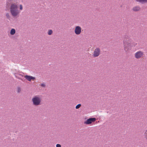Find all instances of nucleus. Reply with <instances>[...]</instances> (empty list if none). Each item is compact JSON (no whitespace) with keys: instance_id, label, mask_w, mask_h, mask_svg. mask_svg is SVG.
<instances>
[{"instance_id":"f257e3e1","label":"nucleus","mask_w":147,"mask_h":147,"mask_svg":"<svg viewBox=\"0 0 147 147\" xmlns=\"http://www.w3.org/2000/svg\"><path fill=\"white\" fill-rule=\"evenodd\" d=\"M10 4V11L11 15L13 17H16L19 16L20 11L18 10L17 2L14 0H8V4Z\"/></svg>"},{"instance_id":"f03ea898","label":"nucleus","mask_w":147,"mask_h":147,"mask_svg":"<svg viewBox=\"0 0 147 147\" xmlns=\"http://www.w3.org/2000/svg\"><path fill=\"white\" fill-rule=\"evenodd\" d=\"M123 45L124 50L126 52L131 50L132 46L131 40L129 36H125L123 40Z\"/></svg>"},{"instance_id":"7ed1b4c3","label":"nucleus","mask_w":147,"mask_h":147,"mask_svg":"<svg viewBox=\"0 0 147 147\" xmlns=\"http://www.w3.org/2000/svg\"><path fill=\"white\" fill-rule=\"evenodd\" d=\"M41 98L39 95L34 96L32 99L33 104L35 106H38L41 104Z\"/></svg>"},{"instance_id":"20e7f679","label":"nucleus","mask_w":147,"mask_h":147,"mask_svg":"<svg viewBox=\"0 0 147 147\" xmlns=\"http://www.w3.org/2000/svg\"><path fill=\"white\" fill-rule=\"evenodd\" d=\"M144 55L143 52L139 51L135 54V57L137 59H139L142 57Z\"/></svg>"},{"instance_id":"39448f33","label":"nucleus","mask_w":147,"mask_h":147,"mask_svg":"<svg viewBox=\"0 0 147 147\" xmlns=\"http://www.w3.org/2000/svg\"><path fill=\"white\" fill-rule=\"evenodd\" d=\"M96 119L95 118H91L88 119L86 121L84 122V123L85 124H89L92 123V122H94Z\"/></svg>"},{"instance_id":"423d86ee","label":"nucleus","mask_w":147,"mask_h":147,"mask_svg":"<svg viewBox=\"0 0 147 147\" xmlns=\"http://www.w3.org/2000/svg\"><path fill=\"white\" fill-rule=\"evenodd\" d=\"M100 49L99 48H97L94 49L93 52V56L94 57H98L100 54Z\"/></svg>"},{"instance_id":"0eeeda50","label":"nucleus","mask_w":147,"mask_h":147,"mask_svg":"<svg viewBox=\"0 0 147 147\" xmlns=\"http://www.w3.org/2000/svg\"><path fill=\"white\" fill-rule=\"evenodd\" d=\"M82 28L80 27L79 26L76 27L75 30L74 32L75 34L76 35H79L81 32Z\"/></svg>"},{"instance_id":"6e6552de","label":"nucleus","mask_w":147,"mask_h":147,"mask_svg":"<svg viewBox=\"0 0 147 147\" xmlns=\"http://www.w3.org/2000/svg\"><path fill=\"white\" fill-rule=\"evenodd\" d=\"M24 77L28 81H31V80H34L35 79V78L31 76L26 75L24 76Z\"/></svg>"},{"instance_id":"1a4fd4ad","label":"nucleus","mask_w":147,"mask_h":147,"mask_svg":"<svg viewBox=\"0 0 147 147\" xmlns=\"http://www.w3.org/2000/svg\"><path fill=\"white\" fill-rule=\"evenodd\" d=\"M140 8L139 6H136L132 8V10L134 11H139Z\"/></svg>"},{"instance_id":"9d476101","label":"nucleus","mask_w":147,"mask_h":147,"mask_svg":"<svg viewBox=\"0 0 147 147\" xmlns=\"http://www.w3.org/2000/svg\"><path fill=\"white\" fill-rule=\"evenodd\" d=\"M137 2H138L142 3H144L147 2V0H135Z\"/></svg>"},{"instance_id":"9b49d317","label":"nucleus","mask_w":147,"mask_h":147,"mask_svg":"<svg viewBox=\"0 0 147 147\" xmlns=\"http://www.w3.org/2000/svg\"><path fill=\"white\" fill-rule=\"evenodd\" d=\"M16 32V30L14 29H12L10 31V34L12 35L14 34Z\"/></svg>"},{"instance_id":"f8f14e48","label":"nucleus","mask_w":147,"mask_h":147,"mask_svg":"<svg viewBox=\"0 0 147 147\" xmlns=\"http://www.w3.org/2000/svg\"><path fill=\"white\" fill-rule=\"evenodd\" d=\"M144 135L145 138L147 140V129L146 130V131L144 133Z\"/></svg>"},{"instance_id":"ddd939ff","label":"nucleus","mask_w":147,"mask_h":147,"mask_svg":"<svg viewBox=\"0 0 147 147\" xmlns=\"http://www.w3.org/2000/svg\"><path fill=\"white\" fill-rule=\"evenodd\" d=\"M53 33V31L52 30H50L48 31V34L49 35H51Z\"/></svg>"},{"instance_id":"4468645a","label":"nucleus","mask_w":147,"mask_h":147,"mask_svg":"<svg viewBox=\"0 0 147 147\" xmlns=\"http://www.w3.org/2000/svg\"><path fill=\"white\" fill-rule=\"evenodd\" d=\"M21 88H20L19 87H18L17 88V91L18 92L20 93L21 92Z\"/></svg>"},{"instance_id":"2eb2a0df","label":"nucleus","mask_w":147,"mask_h":147,"mask_svg":"<svg viewBox=\"0 0 147 147\" xmlns=\"http://www.w3.org/2000/svg\"><path fill=\"white\" fill-rule=\"evenodd\" d=\"M81 106V105L80 104H79L77 105L76 107V109H78Z\"/></svg>"},{"instance_id":"dca6fc26","label":"nucleus","mask_w":147,"mask_h":147,"mask_svg":"<svg viewBox=\"0 0 147 147\" xmlns=\"http://www.w3.org/2000/svg\"><path fill=\"white\" fill-rule=\"evenodd\" d=\"M6 16L7 18H9L10 16L9 13H7L6 14Z\"/></svg>"},{"instance_id":"f3484780","label":"nucleus","mask_w":147,"mask_h":147,"mask_svg":"<svg viewBox=\"0 0 147 147\" xmlns=\"http://www.w3.org/2000/svg\"><path fill=\"white\" fill-rule=\"evenodd\" d=\"M20 9L21 10H22V9H23V7H22V5H20Z\"/></svg>"},{"instance_id":"a211bd4d","label":"nucleus","mask_w":147,"mask_h":147,"mask_svg":"<svg viewBox=\"0 0 147 147\" xmlns=\"http://www.w3.org/2000/svg\"><path fill=\"white\" fill-rule=\"evenodd\" d=\"M61 145L59 144H57L56 145V147H61Z\"/></svg>"},{"instance_id":"6ab92c4d","label":"nucleus","mask_w":147,"mask_h":147,"mask_svg":"<svg viewBox=\"0 0 147 147\" xmlns=\"http://www.w3.org/2000/svg\"><path fill=\"white\" fill-rule=\"evenodd\" d=\"M41 86L43 87H45V85L44 84H41Z\"/></svg>"}]
</instances>
